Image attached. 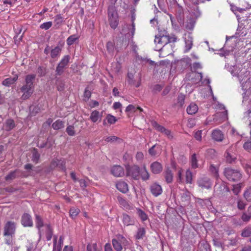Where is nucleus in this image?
Here are the masks:
<instances>
[{
    "mask_svg": "<svg viewBox=\"0 0 251 251\" xmlns=\"http://www.w3.org/2000/svg\"><path fill=\"white\" fill-rule=\"evenodd\" d=\"M135 30V25L133 22L131 25L126 24L124 25L121 33L122 35H125V38L122 37L117 40L115 43V49L117 51H119L120 50L123 48H126L128 45L129 39L132 38L134 34Z\"/></svg>",
    "mask_w": 251,
    "mask_h": 251,
    "instance_id": "nucleus-1",
    "label": "nucleus"
},
{
    "mask_svg": "<svg viewBox=\"0 0 251 251\" xmlns=\"http://www.w3.org/2000/svg\"><path fill=\"white\" fill-rule=\"evenodd\" d=\"M176 37L175 36L170 37L167 32L164 31L159 32L155 35L154 39V43L156 44L155 50L157 51H161L163 50V47L169 43L175 42L176 41Z\"/></svg>",
    "mask_w": 251,
    "mask_h": 251,
    "instance_id": "nucleus-2",
    "label": "nucleus"
},
{
    "mask_svg": "<svg viewBox=\"0 0 251 251\" xmlns=\"http://www.w3.org/2000/svg\"><path fill=\"white\" fill-rule=\"evenodd\" d=\"M35 75H28L25 77V82L20 89L23 93L21 99L23 100L28 99L34 91L33 82L35 78Z\"/></svg>",
    "mask_w": 251,
    "mask_h": 251,
    "instance_id": "nucleus-3",
    "label": "nucleus"
},
{
    "mask_svg": "<svg viewBox=\"0 0 251 251\" xmlns=\"http://www.w3.org/2000/svg\"><path fill=\"white\" fill-rule=\"evenodd\" d=\"M16 225L15 222L7 221L3 227V235L5 237V242L8 245L13 244V237L15 235Z\"/></svg>",
    "mask_w": 251,
    "mask_h": 251,
    "instance_id": "nucleus-4",
    "label": "nucleus"
},
{
    "mask_svg": "<svg viewBox=\"0 0 251 251\" xmlns=\"http://www.w3.org/2000/svg\"><path fill=\"white\" fill-rule=\"evenodd\" d=\"M35 224L36 227L38 229L40 238L41 235L46 232V238L48 241L51 239L52 235V229L50 226L48 224H44L41 217L38 215H36Z\"/></svg>",
    "mask_w": 251,
    "mask_h": 251,
    "instance_id": "nucleus-5",
    "label": "nucleus"
},
{
    "mask_svg": "<svg viewBox=\"0 0 251 251\" xmlns=\"http://www.w3.org/2000/svg\"><path fill=\"white\" fill-rule=\"evenodd\" d=\"M231 73L233 76L238 77V80L241 83L242 89L244 90H247L248 85L250 84V82L247 81V75H245L244 72H242V70H241L240 68L236 67L234 68V69L231 71Z\"/></svg>",
    "mask_w": 251,
    "mask_h": 251,
    "instance_id": "nucleus-6",
    "label": "nucleus"
},
{
    "mask_svg": "<svg viewBox=\"0 0 251 251\" xmlns=\"http://www.w3.org/2000/svg\"><path fill=\"white\" fill-rule=\"evenodd\" d=\"M177 181L180 183L184 182L187 184H191L193 181V175L190 169H187L185 172L180 169L177 173Z\"/></svg>",
    "mask_w": 251,
    "mask_h": 251,
    "instance_id": "nucleus-7",
    "label": "nucleus"
},
{
    "mask_svg": "<svg viewBox=\"0 0 251 251\" xmlns=\"http://www.w3.org/2000/svg\"><path fill=\"white\" fill-rule=\"evenodd\" d=\"M108 16L110 26L112 28H116L118 25V16L116 8L114 5L109 6Z\"/></svg>",
    "mask_w": 251,
    "mask_h": 251,
    "instance_id": "nucleus-8",
    "label": "nucleus"
},
{
    "mask_svg": "<svg viewBox=\"0 0 251 251\" xmlns=\"http://www.w3.org/2000/svg\"><path fill=\"white\" fill-rule=\"evenodd\" d=\"M224 174L229 180L232 181L239 180L242 176V175L239 171L229 168L225 169Z\"/></svg>",
    "mask_w": 251,
    "mask_h": 251,
    "instance_id": "nucleus-9",
    "label": "nucleus"
},
{
    "mask_svg": "<svg viewBox=\"0 0 251 251\" xmlns=\"http://www.w3.org/2000/svg\"><path fill=\"white\" fill-rule=\"evenodd\" d=\"M62 50L61 45L55 47H50L47 46L44 50V53L46 54L50 53V56L52 59L58 58L60 55Z\"/></svg>",
    "mask_w": 251,
    "mask_h": 251,
    "instance_id": "nucleus-10",
    "label": "nucleus"
},
{
    "mask_svg": "<svg viewBox=\"0 0 251 251\" xmlns=\"http://www.w3.org/2000/svg\"><path fill=\"white\" fill-rule=\"evenodd\" d=\"M70 57L67 55L63 56L60 62L57 65L55 70L56 75H60L64 72V69L68 65Z\"/></svg>",
    "mask_w": 251,
    "mask_h": 251,
    "instance_id": "nucleus-11",
    "label": "nucleus"
},
{
    "mask_svg": "<svg viewBox=\"0 0 251 251\" xmlns=\"http://www.w3.org/2000/svg\"><path fill=\"white\" fill-rule=\"evenodd\" d=\"M126 176H130L135 180H138L140 178V168L137 165L132 166H127Z\"/></svg>",
    "mask_w": 251,
    "mask_h": 251,
    "instance_id": "nucleus-12",
    "label": "nucleus"
},
{
    "mask_svg": "<svg viewBox=\"0 0 251 251\" xmlns=\"http://www.w3.org/2000/svg\"><path fill=\"white\" fill-rule=\"evenodd\" d=\"M152 125L156 130L164 133L168 137V138L172 139L173 138V134L169 130L167 129L164 127L159 125L156 122H153L152 123Z\"/></svg>",
    "mask_w": 251,
    "mask_h": 251,
    "instance_id": "nucleus-13",
    "label": "nucleus"
},
{
    "mask_svg": "<svg viewBox=\"0 0 251 251\" xmlns=\"http://www.w3.org/2000/svg\"><path fill=\"white\" fill-rule=\"evenodd\" d=\"M21 224L25 227L33 226V221L31 216L28 213H24L21 217Z\"/></svg>",
    "mask_w": 251,
    "mask_h": 251,
    "instance_id": "nucleus-14",
    "label": "nucleus"
},
{
    "mask_svg": "<svg viewBox=\"0 0 251 251\" xmlns=\"http://www.w3.org/2000/svg\"><path fill=\"white\" fill-rule=\"evenodd\" d=\"M198 184L202 188L209 189L211 187L210 179L206 177H201L198 180Z\"/></svg>",
    "mask_w": 251,
    "mask_h": 251,
    "instance_id": "nucleus-15",
    "label": "nucleus"
},
{
    "mask_svg": "<svg viewBox=\"0 0 251 251\" xmlns=\"http://www.w3.org/2000/svg\"><path fill=\"white\" fill-rule=\"evenodd\" d=\"M111 174L116 177H122L125 174L123 168L120 165H115L111 169Z\"/></svg>",
    "mask_w": 251,
    "mask_h": 251,
    "instance_id": "nucleus-16",
    "label": "nucleus"
},
{
    "mask_svg": "<svg viewBox=\"0 0 251 251\" xmlns=\"http://www.w3.org/2000/svg\"><path fill=\"white\" fill-rule=\"evenodd\" d=\"M151 193L154 196L157 197L160 195L162 193L161 186L156 183H154L150 186Z\"/></svg>",
    "mask_w": 251,
    "mask_h": 251,
    "instance_id": "nucleus-17",
    "label": "nucleus"
},
{
    "mask_svg": "<svg viewBox=\"0 0 251 251\" xmlns=\"http://www.w3.org/2000/svg\"><path fill=\"white\" fill-rule=\"evenodd\" d=\"M217 106L219 109L224 110V111L221 113H217L215 115V117L216 118L220 117L221 119L220 122L226 120L227 117V111L225 110V106L222 104L218 103Z\"/></svg>",
    "mask_w": 251,
    "mask_h": 251,
    "instance_id": "nucleus-18",
    "label": "nucleus"
},
{
    "mask_svg": "<svg viewBox=\"0 0 251 251\" xmlns=\"http://www.w3.org/2000/svg\"><path fill=\"white\" fill-rule=\"evenodd\" d=\"M184 40L185 42L186 51H189L193 45V37L190 33H186L184 35Z\"/></svg>",
    "mask_w": 251,
    "mask_h": 251,
    "instance_id": "nucleus-19",
    "label": "nucleus"
},
{
    "mask_svg": "<svg viewBox=\"0 0 251 251\" xmlns=\"http://www.w3.org/2000/svg\"><path fill=\"white\" fill-rule=\"evenodd\" d=\"M151 170L152 173L158 174L162 172V166L158 162H154L151 165Z\"/></svg>",
    "mask_w": 251,
    "mask_h": 251,
    "instance_id": "nucleus-20",
    "label": "nucleus"
},
{
    "mask_svg": "<svg viewBox=\"0 0 251 251\" xmlns=\"http://www.w3.org/2000/svg\"><path fill=\"white\" fill-rule=\"evenodd\" d=\"M224 134L219 129H214L212 132V138L215 141L221 142L224 139Z\"/></svg>",
    "mask_w": 251,
    "mask_h": 251,
    "instance_id": "nucleus-21",
    "label": "nucleus"
},
{
    "mask_svg": "<svg viewBox=\"0 0 251 251\" xmlns=\"http://www.w3.org/2000/svg\"><path fill=\"white\" fill-rule=\"evenodd\" d=\"M51 168L58 167L61 169L65 170V162L63 160H58L57 159H54L50 165Z\"/></svg>",
    "mask_w": 251,
    "mask_h": 251,
    "instance_id": "nucleus-22",
    "label": "nucleus"
},
{
    "mask_svg": "<svg viewBox=\"0 0 251 251\" xmlns=\"http://www.w3.org/2000/svg\"><path fill=\"white\" fill-rule=\"evenodd\" d=\"M102 116V112L94 110L91 113L90 119L93 123H96L101 120Z\"/></svg>",
    "mask_w": 251,
    "mask_h": 251,
    "instance_id": "nucleus-23",
    "label": "nucleus"
},
{
    "mask_svg": "<svg viewBox=\"0 0 251 251\" xmlns=\"http://www.w3.org/2000/svg\"><path fill=\"white\" fill-rule=\"evenodd\" d=\"M116 186L117 189L123 193H126L128 191V185L125 181H120L117 183Z\"/></svg>",
    "mask_w": 251,
    "mask_h": 251,
    "instance_id": "nucleus-24",
    "label": "nucleus"
},
{
    "mask_svg": "<svg viewBox=\"0 0 251 251\" xmlns=\"http://www.w3.org/2000/svg\"><path fill=\"white\" fill-rule=\"evenodd\" d=\"M18 76L17 75H14L13 77H9L5 79L2 82L3 85L9 87L11 85L14 84L18 79Z\"/></svg>",
    "mask_w": 251,
    "mask_h": 251,
    "instance_id": "nucleus-25",
    "label": "nucleus"
},
{
    "mask_svg": "<svg viewBox=\"0 0 251 251\" xmlns=\"http://www.w3.org/2000/svg\"><path fill=\"white\" fill-rule=\"evenodd\" d=\"M123 224L126 226L134 224V221L132 219L129 215L126 214H123Z\"/></svg>",
    "mask_w": 251,
    "mask_h": 251,
    "instance_id": "nucleus-26",
    "label": "nucleus"
},
{
    "mask_svg": "<svg viewBox=\"0 0 251 251\" xmlns=\"http://www.w3.org/2000/svg\"><path fill=\"white\" fill-rule=\"evenodd\" d=\"M140 176L142 179L145 181L148 180L150 178V174L147 170L146 165H143L142 170L140 171Z\"/></svg>",
    "mask_w": 251,
    "mask_h": 251,
    "instance_id": "nucleus-27",
    "label": "nucleus"
},
{
    "mask_svg": "<svg viewBox=\"0 0 251 251\" xmlns=\"http://www.w3.org/2000/svg\"><path fill=\"white\" fill-rule=\"evenodd\" d=\"M198 110V107L194 103H191L187 108V112L188 114H195Z\"/></svg>",
    "mask_w": 251,
    "mask_h": 251,
    "instance_id": "nucleus-28",
    "label": "nucleus"
},
{
    "mask_svg": "<svg viewBox=\"0 0 251 251\" xmlns=\"http://www.w3.org/2000/svg\"><path fill=\"white\" fill-rule=\"evenodd\" d=\"M64 122L60 120H56L52 125V127L54 130H59L62 129L64 128Z\"/></svg>",
    "mask_w": 251,
    "mask_h": 251,
    "instance_id": "nucleus-29",
    "label": "nucleus"
},
{
    "mask_svg": "<svg viewBox=\"0 0 251 251\" xmlns=\"http://www.w3.org/2000/svg\"><path fill=\"white\" fill-rule=\"evenodd\" d=\"M14 121L12 119H8L6 120L5 125L4 128L7 131H9L15 127Z\"/></svg>",
    "mask_w": 251,
    "mask_h": 251,
    "instance_id": "nucleus-30",
    "label": "nucleus"
},
{
    "mask_svg": "<svg viewBox=\"0 0 251 251\" xmlns=\"http://www.w3.org/2000/svg\"><path fill=\"white\" fill-rule=\"evenodd\" d=\"M164 177L167 183L172 182L173 179V175L172 171L169 169H167L164 173Z\"/></svg>",
    "mask_w": 251,
    "mask_h": 251,
    "instance_id": "nucleus-31",
    "label": "nucleus"
},
{
    "mask_svg": "<svg viewBox=\"0 0 251 251\" xmlns=\"http://www.w3.org/2000/svg\"><path fill=\"white\" fill-rule=\"evenodd\" d=\"M57 237L55 236L53 238V251H61V244H62V241L60 237L59 240V243L57 244Z\"/></svg>",
    "mask_w": 251,
    "mask_h": 251,
    "instance_id": "nucleus-32",
    "label": "nucleus"
},
{
    "mask_svg": "<svg viewBox=\"0 0 251 251\" xmlns=\"http://www.w3.org/2000/svg\"><path fill=\"white\" fill-rule=\"evenodd\" d=\"M190 164L193 169H196L199 167L198 159L196 153H194L191 157Z\"/></svg>",
    "mask_w": 251,
    "mask_h": 251,
    "instance_id": "nucleus-33",
    "label": "nucleus"
},
{
    "mask_svg": "<svg viewBox=\"0 0 251 251\" xmlns=\"http://www.w3.org/2000/svg\"><path fill=\"white\" fill-rule=\"evenodd\" d=\"M115 239L118 240V242L121 243L122 246L123 247L127 246L128 244V241L125 237L121 234L117 235Z\"/></svg>",
    "mask_w": 251,
    "mask_h": 251,
    "instance_id": "nucleus-34",
    "label": "nucleus"
},
{
    "mask_svg": "<svg viewBox=\"0 0 251 251\" xmlns=\"http://www.w3.org/2000/svg\"><path fill=\"white\" fill-rule=\"evenodd\" d=\"M225 157L226 158V161L229 163H232L236 159V156L230 154L228 150H227L225 153Z\"/></svg>",
    "mask_w": 251,
    "mask_h": 251,
    "instance_id": "nucleus-35",
    "label": "nucleus"
},
{
    "mask_svg": "<svg viewBox=\"0 0 251 251\" xmlns=\"http://www.w3.org/2000/svg\"><path fill=\"white\" fill-rule=\"evenodd\" d=\"M113 246L114 249L117 251H121L123 247L122 246L121 243L118 241L115 238L112 241Z\"/></svg>",
    "mask_w": 251,
    "mask_h": 251,
    "instance_id": "nucleus-36",
    "label": "nucleus"
},
{
    "mask_svg": "<svg viewBox=\"0 0 251 251\" xmlns=\"http://www.w3.org/2000/svg\"><path fill=\"white\" fill-rule=\"evenodd\" d=\"M137 211L138 215L143 222L146 221L148 219V215L144 211L139 208L137 209Z\"/></svg>",
    "mask_w": 251,
    "mask_h": 251,
    "instance_id": "nucleus-37",
    "label": "nucleus"
},
{
    "mask_svg": "<svg viewBox=\"0 0 251 251\" xmlns=\"http://www.w3.org/2000/svg\"><path fill=\"white\" fill-rule=\"evenodd\" d=\"M146 234V230L144 227H140L138 229L136 235V238L137 239H143Z\"/></svg>",
    "mask_w": 251,
    "mask_h": 251,
    "instance_id": "nucleus-38",
    "label": "nucleus"
},
{
    "mask_svg": "<svg viewBox=\"0 0 251 251\" xmlns=\"http://www.w3.org/2000/svg\"><path fill=\"white\" fill-rule=\"evenodd\" d=\"M244 197L248 201H251V187L247 188L244 193Z\"/></svg>",
    "mask_w": 251,
    "mask_h": 251,
    "instance_id": "nucleus-39",
    "label": "nucleus"
},
{
    "mask_svg": "<svg viewBox=\"0 0 251 251\" xmlns=\"http://www.w3.org/2000/svg\"><path fill=\"white\" fill-rule=\"evenodd\" d=\"M119 202L120 205L125 209H129L130 206L128 202L124 199L122 198H118Z\"/></svg>",
    "mask_w": 251,
    "mask_h": 251,
    "instance_id": "nucleus-40",
    "label": "nucleus"
},
{
    "mask_svg": "<svg viewBox=\"0 0 251 251\" xmlns=\"http://www.w3.org/2000/svg\"><path fill=\"white\" fill-rule=\"evenodd\" d=\"M107 50L111 54H113L115 49L113 43L112 42H108L106 45Z\"/></svg>",
    "mask_w": 251,
    "mask_h": 251,
    "instance_id": "nucleus-41",
    "label": "nucleus"
},
{
    "mask_svg": "<svg viewBox=\"0 0 251 251\" xmlns=\"http://www.w3.org/2000/svg\"><path fill=\"white\" fill-rule=\"evenodd\" d=\"M87 251H101L97 249L96 243L88 244L87 246Z\"/></svg>",
    "mask_w": 251,
    "mask_h": 251,
    "instance_id": "nucleus-42",
    "label": "nucleus"
},
{
    "mask_svg": "<svg viewBox=\"0 0 251 251\" xmlns=\"http://www.w3.org/2000/svg\"><path fill=\"white\" fill-rule=\"evenodd\" d=\"M66 132L71 136H74L75 134V128L73 126L69 125L66 128Z\"/></svg>",
    "mask_w": 251,
    "mask_h": 251,
    "instance_id": "nucleus-43",
    "label": "nucleus"
},
{
    "mask_svg": "<svg viewBox=\"0 0 251 251\" xmlns=\"http://www.w3.org/2000/svg\"><path fill=\"white\" fill-rule=\"evenodd\" d=\"M106 120H107L108 124L110 125L115 124L117 121L116 118L111 114H108L107 115Z\"/></svg>",
    "mask_w": 251,
    "mask_h": 251,
    "instance_id": "nucleus-44",
    "label": "nucleus"
},
{
    "mask_svg": "<svg viewBox=\"0 0 251 251\" xmlns=\"http://www.w3.org/2000/svg\"><path fill=\"white\" fill-rule=\"evenodd\" d=\"M80 210L75 207L71 208L70 210V214L72 218H75L79 213Z\"/></svg>",
    "mask_w": 251,
    "mask_h": 251,
    "instance_id": "nucleus-45",
    "label": "nucleus"
},
{
    "mask_svg": "<svg viewBox=\"0 0 251 251\" xmlns=\"http://www.w3.org/2000/svg\"><path fill=\"white\" fill-rule=\"evenodd\" d=\"M185 95L180 94L177 97V104L180 107H182L184 104Z\"/></svg>",
    "mask_w": 251,
    "mask_h": 251,
    "instance_id": "nucleus-46",
    "label": "nucleus"
},
{
    "mask_svg": "<svg viewBox=\"0 0 251 251\" xmlns=\"http://www.w3.org/2000/svg\"><path fill=\"white\" fill-rule=\"evenodd\" d=\"M40 158V154L38 152L37 150L34 149V150L32 151V160L33 162H37L38 160H39Z\"/></svg>",
    "mask_w": 251,
    "mask_h": 251,
    "instance_id": "nucleus-47",
    "label": "nucleus"
},
{
    "mask_svg": "<svg viewBox=\"0 0 251 251\" xmlns=\"http://www.w3.org/2000/svg\"><path fill=\"white\" fill-rule=\"evenodd\" d=\"M242 221L246 223L249 222L251 219V214L247 212L244 213L241 217Z\"/></svg>",
    "mask_w": 251,
    "mask_h": 251,
    "instance_id": "nucleus-48",
    "label": "nucleus"
},
{
    "mask_svg": "<svg viewBox=\"0 0 251 251\" xmlns=\"http://www.w3.org/2000/svg\"><path fill=\"white\" fill-rule=\"evenodd\" d=\"M77 39V37L75 35H71L68 38L67 40V43L69 46L72 45Z\"/></svg>",
    "mask_w": 251,
    "mask_h": 251,
    "instance_id": "nucleus-49",
    "label": "nucleus"
},
{
    "mask_svg": "<svg viewBox=\"0 0 251 251\" xmlns=\"http://www.w3.org/2000/svg\"><path fill=\"white\" fill-rule=\"evenodd\" d=\"M137 109H139L141 111H142V110H143L140 107H137L136 108L134 105H133L132 104H130V105H128L126 107V111L129 112L130 111H133L135 112Z\"/></svg>",
    "mask_w": 251,
    "mask_h": 251,
    "instance_id": "nucleus-50",
    "label": "nucleus"
},
{
    "mask_svg": "<svg viewBox=\"0 0 251 251\" xmlns=\"http://www.w3.org/2000/svg\"><path fill=\"white\" fill-rule=\"evenodd\" d=\"M52 25V23L51 22H48L46 23H44L41 24L40 26V27L41 29H44L45 30H47L49 29Z\"/></svg>",
    "mask_w": 251,
    "mask_h": 251,
    "instance_id": "nucleus-51",
    "label": "nucleus"
},
{
    "mask_svg": "<svg viewBox=\"0 0 251 251\" xmlns=\"http://www.w3.org/2000/svg\"><path fill=\"white\" fill-rule=\"evenodd\" d=\"M195 25V22L192 19H189L186 23V27L188 29H192Z\"/></svg>",
    "mask_w": 251,
    "mask_h": 251,
    "instance_id": "nucleus-52",
    "label": "nucleus"
},
{
    "mask_svg": "<svg viewBox=\"0 0 251 251\" xmlns=\"http://www.w3.org/2000/svg\"><path fill=\"white\" fill-rule=\"evenodd\" d=\"M241 235L243 237H249L251 235V228H245L242 232Z\"/></svg>",
    "mask_w": 251,
    "mask_h": 251,
    "instance_id": "nucleus-53",
    "label": "nucleus"
},
{
    "mask_svg": "<svg viewBox=\"0 0 251 251\" xmlns=\"http://www.w3.org/2000/svg\"><path fill=\"white\" fill-rule=\"evenodd\" d=\"M40 108L37 106H32L30 107V115L31 116H34L40 111Z\"/></svg>",
    "mask_w": 251,
    "mask_h": 251,
    "instance_id": "nucleus-54",
    "label": "nucleus"
},
{
    "mask_svg": "<svg viewBox=\"0 0 251 251\" xmlns=\"http://www.w3.org/2000/svg\"><path fill=\"white\" fill-rule=\"evenodd\" d=\"M121 69V65L119 63H115L112 65V70L116 73H118Z\"/></svg>",
    "mask_w": 251,
    "mask_h": 251,
    "instance_id": "nucleus-55",
    "label": "nucleus"
},
{
    "mask_svg": "<svg viewBox=\"0 0 251 251\" xmlns=\"http://www.w3.org/2000/svg\"><path fill=\"white\" fill-rule=\"evenodd\" d=\"M117 139H118V138L115 136H108V137H106L104 138V140L106 142H111V143L115 142L116 141H117Z\"/></svg>",
    "mask_w": 251,
    "mask_h": 251,
    "instance_id": "nucleus-56",
    "label": "nucleus"
},
{
    "mask_svg": "<svg viewBox=\"0 0 251 251\" xmlns=\"http://www.w3.org/2000/svg\"><path fill=\"white\" fill-rule=\"evenodd\" d=\"M209 170L210 172L215 175V176H218V169L217 167L211 164L210 166Z\"/></svg>",
    "mask_w": 251,
    "mask_h": 251,
    "instance_id": "nucleus-57",
    "label": "nucleus"
},
{
    "mask_svg": "<svg viewBox=\"0 0 251 251\" xmlns=\"http://www.w3.org/2000/svg\"><path fill=\"white\" fill-rule=\"evenodd\" d=\"M16 178V172H12L7 175L5 177L6 180H12Z\"/></svg>",
    "mask_w": 251,
    "mask_h": 251,
    "instance_id": "nucleus-58",
    "label": "nucleus"
},
{
    "mask_svg": "<svg viewBox=\"0 0 251 251\" xmlns=\"http://www.w3.org/2000/svg\"><path fill=\"white\" fill-rule=\"evenodd\" d=\"M246 206L245 203L242 200H238L237 202V207L240 210H243L245 208Z\"/></svg>",
    "mask_w": 251,
    "mask_h": 251,
    "instance_id": "nucleus-59",
    "label": "nucleus"
},
{
    "mask_svg": "<svg viewBox=\"0 0 251 251\" xmlns=\"http://www.w3.org/2000/svg\"><path fill=\"white\" fill-rule=\"evenodd\" d=\"M91 92L87 88H86L84 93L85 100H87L91 97Z\"/></svg>",
    "mask_w": 251,
    "mask_h": 251,
    "instance_id": "nucleus-60",
    "label": "nucleus"
},
{
    "mask_svg": "<svg viewBox=\"0 0 251 251\" xmlns=\"http://www.w3.org/2000/svg\"><path fill=\"white\" fill-rule=\"evenodd\" d=\"M156 147V145H154L149 150V152L151 156H155L157 154L156 151L155 150Z\"/></svg>",
    "mask_w": 251,
    "mask_h": 251,
    "instance_id": "nucleus-61",
    "label": "nucleus"
},
{
    "mask_svg": "<svg viewBox=\"0 0 251 251\" xmlns=\"http://www.w3.org/2000/svg\"><path fill=\"white\" fill-rule=\"evenodd\" d=\"M54 22L57 25H59L62 22V17L60 15H57L54 17Z\"/></svg>",
    "mask_w": 251,
    "mask_h": 251,
    "instance_id": "nucleus-62",
    "label": "nucleus"
},
{
    "mask_svg": "<svg viewBox=\"0 0 251 251\" xmlns=\"http://www.w3.org/2000/svg\"><path fill=\"white\" fill-rule=\"evenodd\" d=\"M201 134H202V130H198L196 131L195 133V138L196 140L198 141H201Z\"/></svg>",
    "mask_w": 251,
    "mask_h": 251,
    "instance_id": "nucleus-63",
    "label": "nucleus"
},
{
    "mask_svg": "<svg viewBox=\"0 0 251 251\" xmlns=\"http://www.w3.org/2000/svg\"><path fill=\"white\" fill-rule=\"evenodd\" d=\"M244 148L248 151L251 152V141L246 142L244 145Z\"/></svg>",
    "mask_w": 251,
    "mask_h": 251,
    "instance_id": "nucleus-64",
    "label": "nucleus"
}]
</instances>
